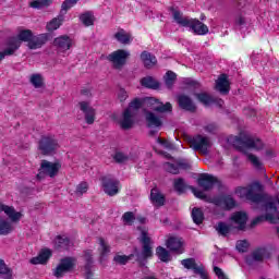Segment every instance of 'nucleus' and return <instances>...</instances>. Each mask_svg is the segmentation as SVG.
<instances>
[{
	"label": "nucleus",
	"mask_w": 279,
	"mask_h": 279,
	"mask_svg": "<svg viewBox=\"0 0 279 279\" xmlns=\"http://www.w3.org/2000/svg\"><path fill=\"white\" fill-rule=\"evenodd\" d=\"M141 106H147L149 110H154L155 112H171L173 108L170 102L162 104L156 98H145L143 101L135 98L129 105V108L124 110L121 119L119 120L120 128H122V130H130V128L134 125V116Z\"/></svg>",
	"instance_id": "nucleus-1"
},
{
	"label": "nucleus",
	"mask_w": 279,
	"mask_h": 279,
	"mask_svg": "<svg viewBox=\"0 0 279 279\" xmlns=\"http://www.w3.org/2000/svg\"><path fill=\"white\" fill-rule=\"evenodd\" d=\"M229 143H232L234 147L242 150L243 154H246L247 159L256 169H260L262 162L258 157L252 155L250 151H260L264 145L263 142L258 138H254L245 133H242L240 137H230Z\"/></svg>",
	"instance_id": "nucleus-2"
},
{
	"label": "nucleus",
	"mask_w": 279,
	"mask_h": 279,
	"mask_svg": "<svg viewBox=\"0 0 279 279\" xmlns=\"http://www.w3.org/2000/svg\"><path fill=\"white\" fill-rule=\"evenodd\" d=\"M8 218H0V235L8 236L14 232V223H19L23 219V213L17 211L14 207L5 204H0V214Z\"/></svg>",
	"instance_id": "nucleus-3"
},
{
	"label": "nucleus",
	"mask_w": 279,
	"mask_h": 279,
	"mask_svg": "<svg viewBox=\"0 0 279 279\" xmlns=\"http://www.w3.org/2000/svg\"><path fill=\"white\" fill-rule=\"evenodd\" d=\"M34 33L29 29H20L15 37H11L5 43V48L0 52V60H3L5 56H14L21 48L22 43H28L32 40Z\"/></svg>",
	"instance_id": "nucleus-4"
},
{
	"label": "nucleus",
	"mask_w": 279,
	"mask_h": 279,
	"mask_svg": "<svg viewBox=\"0 0 279 279\" xmlns=\"http://www.w3.org/2000/svg\"><path fill=\"white\" fill-rule=\"evenodd\" d=\"M231 223L232 226L225 222H219L216 226L218 234L226 236V234H230V232H232V228H235L236 230H245V225L247 223V214L243 211L233 214L231 216Z\"/></svg>",
	"instance_id": "nucleus-5"
},
{
	"label": "nucleus",
	"mask_w": 279,
	"mask_h": 279,
	"mask_svg": "<svg viewBox=\"0 0 279 279\" xmlns=\"http://www.w3.org/2000/svg\"><path fill=\"white\" fill-rule=\"evenodd\" d=\"M173 19L182 27H191L194 34H198V36H204V34H208V26L206 24L199 22V20H191L189 17L182 16L180 11H173Z\"/></svg>",
	"instance_id": "nucleus-6"
},
{
	"label": "nucleus",
	"mask_w": 279,
	"mask_h": 279,
	"mask_svg": "<svg viewBox=\"0 0 279 279\" xmlns=\"http://www.w3.org/2000/svg\"><path fill=\"white\" fill-rule=\"evenodd\" d=\"M235 194L238 197H241V199H248L250 202H262L263 185H260V183H253L246 187H238Z\"/></svg>",
	"instance_id": "nucleus-7"
},
{
	"label": "nucleus",
	"mask_w": 279,
	"mask_h": 279,
	"mask_svg": "<svg viewBox=\"0 0 279 279\" xmlns=\"http://www.w3.org/2000/svg\"><path fill=\"white\" fill-rule=\"evenodd\" d=\"M60 171H62V161L41 160L37 180H43V175H47L48 178H57Z\"/></svg>",
	"instance_id": "nucleus-8"
},
{
	"label": "nucleus",
	"mask_w": 279,
	"mask_h": 279,
	"mask_svg": "<svg viewBox=\"0 0 279 279\" xmlns=\"http://www.w3.org/2000/svg\"><path fill=\"white\" fill-rule=\"evenodd\" d=\"M60 149V144L56 138V135H44L39 141V150L44 156H49L50 154H56Z\"/></svg>",
	"instance_id": "nucleus-9"
},
{
	"label": "nucleus",
	"mask_w": 279,
	"mask_h": 279,
	"mask_svg": "<svg viewBox=\"0 0 279 279\" xmlns=\"http://www.w3.org/2000/svg\"><path fill=\"white\" fill-rule=\"evenodd\" d=\"M185 140L187 141L190 147L195 151H199V154L206 155L208 154V149H210V140L206 136L197 135L195 137L186 136Z\"/></svg>",
	"instance_id": "nucleus-10"
},
{
	"label": "nucleus",
	"mask_w": 279,
	"mask_h": 279,
	"mask_svg": "<svg viewBox=\"0 0 279 279\" xmlns=\"http://www.w3.org/2000/svg\"><path fill=\"white\" fill-rule=\"evenodd\" d=\"M76 265H77V260L73 257L62 258L54 270L56 278H62L64 274H69V271H73Z\"/></svg>",
	"instance_id": "nucleus-11"
},
{
	"label": "nucleus",
	"mask_w": 279,
	"mask_h": 279,
	"mask_svg": "<svg viewBox=\"0 0 279 279\" xmlns=\"http://www.w3.org/2000/svg\"><path fill=\"white\" fill-rule=\"evenodd\" d=\"M128 58H130V52L125 50H117L109 54L108 60L112 62L116 69H121V66H123L128 61Z\"/></svg>",
	"instance_id": "nucleus-12"
},
{
	"label": "nucleus",
	"mask_w": 279,
	"mask_h": 279,
	"mask_svg": "<svg viewBox=\"0 0 279 279\" xmlns=\"http://www.w3.org/2000/svg\"><path fill=\"white\" fill-rule=\"evenodd\" d=\"M78 107L85 117V122L88 125H93L95 123V117L97 116V111L95 110V108H93L90 106V102H87V101L78 102Z\"/></svg>",
	"instance_id": "nucleus-13"
},
{
	"label": "nucleus",
	"mask_w": 279,
	"mask_h": 279,
	"mask_svg": "<svg viewBox=\"0 0 279 279\" xmlns=\"http://www.w3.org/2000/svg\"><path fill=\"white\" fill-rule=\"evenodd\" d=\"M53 45L59 53H66L73 47V39L66 35L59 36L54 38Z\"/></svg>",
	"instance_id": "nucleus-14"
},
{
	"label": "nucleus",
	"mask_w": 279,
	"mask_h": 279,
	"mask_svg": "<svg viewBox=\"0 0 279 279\" xmlns=\"http://www.w3.org/2000/svg\"><path fill=\"white\" fill-rule=\"evenodd\" d=\"M208 202L215 204L216 206H220V208H225L226 210H230V208H234V206H236V203L231 196L209 198Z\"/></svg>",
	"instance_id": "nucleus-15"
},
{
	"label": "nucleus",
	"mask_w": 279,
	"mask_h": 279,
	"mask_svg": "<svg viewBox=\"0 0 279 279\" xmlns=\"http://www.w3.org/2000/svg\"><path fill=\"white\" fill-rule=\"evenodd\" d=\"M102 190L107 195L111 197L119 193V182L114 179L104 178L102 179Z\"/></svg>",
	"instance_id": "nucleus-16"
},
{
	"label": "nucleus",
	"mask_w": 279,
	"mask_h": 279,
	"mask_svg": "<svg viewBox=\"0 0 279 279\" xmlns=\"http://www.w3.org/2000/svg\"><path fill=\"white\" fill-rule=\"evenodd\" d=\"M141 232V241L143 243V253L142 256L143 258H151L154 256V253L151 252V240L149 236H147V231L144 229H140Z\"/></svg>",
	"instance_id": "nucleus-17"
},
{
	"label": "nucleus",
	"mask_w": 279,
	"mask_h": 279,
	"mask_svg": "<svg viewBox=\"0 0 279 279\" xmlns=\"http://www.w3.org/2000/svg\"><path fill=\"white\" fill-rule=\"evenodd\" d=\"M166 246L170 252H175L177 254L184 253V242L180 238L170 236L166 242Z\"/></svg>",
	"instance_id": "nucleus-18"
},
{
	"label": "nucleus",
	"mask_w": 279,
	"mask_h": 279,
	"mask_svg": "<svg viewBox=\"0 0 279 279\" xmlns=\"http://www.w3.org/2000/svg\"><path fill=\"white\" fill-rule=\"evenodd\" d=\"M181 265H183L185 269H193L194 274H199L201 278H206V270L204 269V266H197V264L195 263V259L193 258L183 259L181 262Z\"/></svg>",
	"instance_id": "nucleus-19"
},
{
	"label": "nucleus",
	"mask_w": 279,
	"mask_h": 279,
	"mask_svg": "<svg viewBox=\"0 0 279 279\" xmlns=\"http://www.w3.org/2000/svg\"><path fill=\"white\" fill-rule=\"evenodd\" d=\"M215 88L222 95H228V93H230V81L228 80V75L221 74L216 81Z\"/></svg>",
	"instance_id": "nucleus-20"
},
{
	"label": "nucleus",
	"mask_w": 279,
	"mask_h": 279,
	"mask_svg": "<svg viewBox=\"0 0 279 279\" xmlns=\"http://www.w3.org/2000/svg\"><path fill=\"white\" fill-rule=\"evenodd\" d=\"M216 184H217V178L208 173H203L198 178V185H201L202 189H205V191L213 189V186Z\"/></svg>",
	"instance_id": "nucleus-21"
},
{
	"label": "nucleus",
	"mask_w": 279,
	"mask_h": 279,
	"mask_svg": "<svg viewBox=\"0 0 279 279\" xmlns=\"http://www.w3.org/2000/svg\"><path fill=\"white\" fill-rule=\"evenodd\" d=\"M49 39V35L47 34H40L38 36H33L27 46L29 49H40V47H43V45H45V43H47V40Z\"/></svg>",
	"instance_id": "nucleus-22"
},
{
	"label": "nucleus",
	"mask_w": 279,
	"mask_h": 279,
	"mask_svg": "<svg viewBox=\"0 0 279 279\" xmlns=\"http://www.w3.org/2000/svg\"><path fill=\"white\" fill-rule=\"evenodd\" d=\"M51 258V250L44 248L36 257L31 259L32 265H45Z\"/></svg>",
	"instance_id": "nucleus-23"
},
{
	"label": "nucleus",
	"mask_w": 279,
	"mask_h": 279,
	"mask_svg": "<svg viewBox=\"0 0 279 279\" xmlns=\"http://www.w3.org/2000/svg\"><path fill=\"white\" fill-rule=\"evenodd\" d=\"M150 202L155 206H165V195L160 193L158 187H155L150 191Z\"/></svg>",
	"instance_id": "nucleus-24"
},
{
	"label": "nucleus",
	"mask_w": 279,
	"mask_h": 279,
	"mask_svg": "<svg viewBox=\"0 0 279 279\" xmlns=\"http://www.w3.org/2000/svg\"><path fill=\"white\" fill-rule=\"evenodd\" d=\"M114 38L118 43H121V45H130V43H132V34L128 33L123 28L118 29L114 34Z\"/></svg>",
	"instance_id": "nucleus-25"
},
{
	"label": "nucleus",
	"mask_w": 279,
	"mask_h": 279,
	"mask_svg": "<svg viewBox=\"0 0 279 279\" xmlns=\"http://www.w3.org/2000/svg\"><path fill=\"white\" fill-rule=\"evenodd\" d=\"M266 210H267L266 221H269L270 223H278V220H279L278 208H276L274 204H270L267 206Z\"/></svg>",
	"instance_id": "nucleus-26"
},
{
	"label": "nucleus",
	"mask_w": 279,
	"mask_h": 279,
	"mask_svg": "<svg viewBox=\"0 0 279 279\" xmlns=\"http://www.w3.org/2000/svg\"><path fill=\"white\" fill-rule=\"evenodd\" d=\"M98 252L100 255V263H104V258L108 256V253L110 252V245H108V242L104 240V238L98 239Z\"/></svg>",
	"instance_id": "nucleus-27"
},
{
	"label": "nucleus",
	"mask_w": 279,
	"mask_h": 279,
	"mask_svg": "<svg viewBox=\"0 0 279 279\" xmlns=\"http://www.w3.org/2000/svg\"><path fill=\"white\" fill-rule=\"evenodd\" d=\"M178 101H179L180 108H183V110H190V111L195 110V104H193V100H191L189 96L181 95L179 96Z\"/></svg>",
	"instance_id": "nucleus-28"
},
{
	"label": "nucleus",
	"mask_w": 279,
	"mask_h": 279,
	"mask_svg": "<svg viewBox=\"0 0 279 279\" xmlns=\"http://www.w3.org/2000/svg\"><path fill=\"white\" fill-rule=\"evenodd\" d=\"M141 60L146 69H151V66H156V62H158L156 58L147 51L142 52Z\"/></svg>",
	"instance_id": "nucleus-29"
},
{
	"label": "nucleus",
	"mask_w": 279,
	"mask_h": 279,
	"mask_svg": "<svg viewBox=\"0 0 279 279\" xmlns=\"http://www.w3.org/2000/svg\"><path fill=\"white\" fill-rule=\"evenodd\" d=\"M146 121L149 128H160L162 125V120L151 112L146 113Z\"/></svg>",
	"instance_id": "nucleus-30"
},
{
	"label": "nucleus",
	"mask_w": 279,
	"mask_h": 279,
	"mask_svg": "<svg viewBox=\"0 0 279 279\" xmlns=\"http://www.w3.org/2000/svg\"><path fill=\"white\" fill-rule=\"evenodd\" d=\"M156 255L162 260V263H169V260H171V254L162 246L157 247Z\"/></svg>",
	"instance_id": "nucleus-31"
},
{
	"label": "nucleus",
	"mask_w": 279,
	"mask_h": 279,
	"mask_svg": "<svg viewBox=\"0 0 279 279\" xmlns=\"http://www.w3.org/2000/svg\"><path fill=\"white\" fill-rule=\"evenodd\" d=\"M0 276L4 279H13L12 269L5 265L3 259H0Z\"/></svg>",
	"instance_id": "nucleus-32"
},
{
	"label": "nucleus",
	"mask_w": 279,
	"mask_h": 279,
	"mask_svg": "<svg viewBox=\"0 0 279 279\" xmlns=\"http://www.w3.org/2000/svg\"><path fill=\"white\" fill-rule=\"evenodd\" d=\"M84 193H88V182L82 181L78 183L75 187V191L72 192V195H75L76 197H82Z\"/></svg>",
	"instance_id": "nucleus-33"
},
{
	"label": "nucleus",
	"mask_w": 279,
	"mask_h": 279,
	"mask_svg": "<svg viewBox=\"0 0 279 279\" xmlns=\"http://www.w3.org/2000/svg\"><path fill=\"white\" fill-rule=\"evenodd\" d=\"M64 19L62 17H54L47 24V31L48 32H56V29H59V27L62 25Z\"/></svg>",
	"instance_id": "nucleus-34"
},
{
	"label": "nucleus",
	"mask_w": 279,
	"mask_h": 279,
	"mask_svg": "<svg viewBox=\"0 0 279 279\" xmlns=\"http://www.w3.org/2000/svg\"><path fill=\"white\" fill-rule=\"evenodd\" d=\"M53 3V0H34L29 3L31 8H35L36 10H40L43 8H49Z\"/></svg>",
	"instance_id": "nucleus-35"
},
{
	"label": "nucleus",
	"mask_w": 279,
	"mask_h": 279,
	"mask_svg": "<svg viewBox=\"0 0 279 279\" xmlns=\"http://www.w3.org/2000/svg\"><path fill=\"white\" fill-rule=\"evenodd\" d=\"M54 244L57 247H63L64 250H69V245H71V241L65 235H59L54 240Z\"/></svg>",
	"instance_id": "nucleus-36"
},
{
	"label": "nucleus",
	"mask_w": 279,
	"mask_h": 279,
	"mask_svg": "<svg viewBox=\"0 0 279 279\" xmlns=\"http://www.w3.org/2000/svg\"><path fill=\"white\" fill-rule=\"evenodd\" d=\"M31 84H33L35 88H43L45 78H43L40 74H33L31 75Z\"/></svg>",
	"instance_id": "nucleus-37"
},
{
	"label": "nucleus",
	"mask_w": 279,
	"mask_h": 279,
	"mask_svg": "<svg viewBox=\"0 0 279 279\" xmlns=\"http://www.w3.org/2000/svg\"><path fill=\"white\" fill-rule=\"evenodd\" d=\"M142 86H145V88H158L160 86L154 77L147 76L141 80Z\"/></svg>",
	"instance_id": "nucleus-38"
},
{
	"label": "nucleus",
	"mask_w": 279,
	"mask_h": 279,
	"mask_svg": "<svg viewBox=\"0 0 279 279\" xmlns=\"http://www.w3.org/2000/svg\"><path fill=\"white\" fill-rule=\"evenodd\" d=\"M80 19L86 27H90L95 23V16L90 12L82 14Z\"/></svg>",
	"instance_id": "nucleus-39"
},
{
	"label": "nucleus",
	"mask_w": 279,
	"mask_h": 279,
	"mask_svg": "<svg viewBox=\"0 0 279 279\" xmlns=\"http://www.w3.org/2000/svg\"><path fill=\"white\" fill-rule=\"evenodd\" d=\"M192 219H193L194 223L199 226V223H202L204 221V213L202 211V209L194 208L192 210Z\"/></svg>",
	"instance_id": "nucleus-40"
},
{
	"label": "nucleus",
	"mask_w": 279,
	"mask_h": 279,
	"mask_svg": "<svg viewBox=\"0 0 279 279\" xmlns=\"http://www.w3.org/2000/svg\"><path fill=\"white\" fill-rule=\"evenodd\" d=\"M78 0H64L61 4V12H69L71 8L76 5Z\"/></svg>",
	"instance_id": "nucleus-41"
},
{
	"label": "nucleus",
	"mask_w": 279,
	"mask_h": 279,
	"mask_svg": "<svg viewBox=\"0 0 279 279\" xmlns=\"http://www.w3.org/2000/svg\"><path fill=\"white\" fill-rule=\"evenodd\" d=\"M174 191H177L178 193H184V191H186V184L184 183V180H174Z\"/></svg>",
	"instance_id": "nucleus-42"
},
{
	"label": "nucleus",
	"mask_w": 279,
	"mask_h": 279,
	"mask_svg": "<svg viewBox=\"0 0 279 279\" xmlns=\"http://www.w3.org/2000/svg\"><path fill=\"white\" fill-rule=\"evenodd\" d=\"M254 260H263L264 258H267V250L265 248H258L253 253Z\"/></svg>",
	"instance_id": "nucleus-43"
},
{
	"label": "nucleus",
	"mask_w": 279,
	"mask_h": 279,
	"mask_svg": "<svg viewBox=\"0 0 279 279\" xmlns=\"http://www.w3.org/2000/svg\"><path fill=\"white\" fill-rule=\"evenodd\" d=\"M196 97L201 104H204V106H210V104L214 101L213 98H210V96L207 94H198Z\"/></svg>",
	"instance_id": "nucleus-44"
},
{
	"label": "nucleus",
	"mask_w": 279,
	"mask_h": 279,
	"mask_svg": "<svg viewBox=\"0 0 279 279\" xmlns=\"http://www.w3.org/2000/svg\"><path fill=\"white\" fill-rule=\"evenodd\" d=\"M175 78H177L175 73H173L171 71L166 73L165 81H166V84L169 88H170V86H173V84L175 82Z\"/></svg>",
	"instance_id": "nucleus-45"
},
{
	"label": "nucleus",
	"mask_w": 279,
	"mask_h": 279,
	"mask_svg": "<svg viewBox=\"0 0 279 279\" xmlns=\"http://www.w3.org/2000/svg\"><path fill=\"white\" fill-rule=\"evenodd\" d=\"M122 219L126 226H130L134 221V214L132 211H128L122 216Z\"/></svg>",
	"instance_id": "nucleus-46"
},
{
	"label": "nucleus",
	"mask_w": 279,
	"mask_h": 279,
	"mask_svg": "<svg viewBox=\"0 0 279 279\" xmlns=\"http://www.w3.org/2000/svg\"><path fill=\"white\" fill-rule=\"evenodd\" d=\"M250 247V243L245 240H240L236 243V250L240 252H245Z\"/></svg>",
	"instance_id": "nucleus-47"
},
{
	"label": "nucleus",
	"mask_w": 279,
	"mask_h": 279,
	"mask_svg": "<svg viewBox=\"0 0 279 279\" xmlns=\"http://www.w3.org/2000/svg\"><path fill=\"white\" fill-rule=\"evenodd\" d=\"M157 143L159 147H162L163 149H171V143H169L167 140L162 137H158Z\"/></svg>",
	"instance_id": "nucleus-48"
},
{
	"label": "nucleus",
	"mask_w": 279,
	"mask_h": 279,
	"mask_svg": "<svg viewBox=\"0 0 279 279\" xmlns=\"http://www.w3.org/2000/svg\"><path fill=\"white\" fill-rule=\"evenodd\" d=\"M113 260L116 263H118L119 265H125V263H128V260H130V257H128L125 255H116Z\"/></svg>",
	"instance_id": "nucleus-49"
},
{
	"label": "nucleus",
	"mask_w": 279,
	"mask_h": 279,
	"mask_svg": "<svg viewBox=\"0 0 279 279\" xmlns=\"http://www.w3.org/2000/svg\"><path fill=\"white\" fill-rule=\"evenodd\" d=\"M190 189L193 192V194L195 195V197H197L198 199H206V194H204V192L197 191L193 186H191Z\"/></svg>",
	"instance_id": "nucleus-50"
},
{
	"label": "nucleus",
	"mask_w": 279,
	"mask_h": 279,
	"mask_svg": "<svg viewBox=\"0 0 279 279\" xmlns=\"http://www.w3.org/2000/svg\"><path fill=\"white\" fill-rule=\"evenodd\" d=\"M113 158L116 162H125L128 160V157L123 153H116Z\"/></svg>",
	"instance_id": "nucleus-51"
},
{
	"label": "nucleus",
	"mask_w": 279,
	"mask_h": 279,
	"mask_svg": "<svg viewBox=\"0 0 279 279\" xmlns=\"http://www.w3.org/2000/svg\"><path fill=\"white\" fill-rule=\"evenodd\" d=\"M214 272L216 274V276L219 278V279H228L226 277V275L223 274V270H221V268L219 267H214Z\"/></svg>",
	"instance_id": "nucleus-52"
},
{
	"label": "nucleus",
	"mask_w": 279,
	"mask_h": 279,
	"mask_svg": "<svg viewBox=\"0 0 279 279\" xmlns=\"http://www.w3.org/2000/svg\"><path fill=\"white\" fill-rule=\"evenodd\" d=\"M118 97L120 101H125L128 99V92H125V89H120L118 92Z\"/></svg>",
	"instance_id": "nucleus-53"
},
{
	"label": "nucleus",
	"mask_w": 279,
	"mask_h": 279,
	"mask_svg": "<svg viewBox=\"0 0 279 279\" xmlns=\"http://www.w3.org/2000/svg\"><path fill=\"white\" fill-rule=\"evenodd\" d=\"M166 169L169 171V173H173V174L178 173V167L171 163H167Z\"/></svg>",
	"instance_id": "nucleus-54"
},
{
	"label": "nucleus",
	"mask_w": 279,
	"mask_h": 279,
	"mask_svg": "<svg viewBox=\"0 0 279 279\" xmlns=\"http://www.w3.org/2000/svg\"><path fill=\"white\" fill-rule=\"evenodd\" d=\"M93 254L90 251H85L84 252V258L85 260H87V263H90V258H92Z\"/></svg>",
	"instance_id": "nucleus-55"
},
{
	"label": "nucleus",
	"mask_w": 279,
	"mask_h": 279,
	"mask_svg": "<svg viewBox=\"0 0 279 279\" xmlns=\"http://www.w3.org/2000/svg\"><path fill=\"white\" fill-rule=\"evenodd\" d=\"M259 221H263L262 217H258L255 220H253L252 226H256V223H259Z\"/></svg>",
	"instance_id": "nucleus-56"
},
{
	"label": "nucleus",
	"mask_w": 279,
	"mask_h": 279,
	"mask_svg": "<svg viewBox=\"0 0 279 279\" xmlns=\"http://www.w3.org/2000/svg\"><path fill=\"white\" fill-rule=\"evenodd\" d=\"M217 104H218V106H223V100L219 99V100L217 101Z\"/></svg>",
	"instance_id": "nucleus-57"
},
{
	"label": "nucleus",
	"mask_w": 279,
	"mask_h": 279,
	"mask_svg": "<svg viewBox=\"0 0 279 279\" xmlns=\"http://www.w3.org/2000/svg\"><path fill=\"white\" fill-rule=\"evenodd\" d=\"M192 84L194 85V86H199L197 83H195V82H192Z\"/></svg>",
	"instance_id": "nucleus-58"
},
{
	"label": "nucleus",
	"mask_w": 279,
	"mask_h": 279,
	"mask_svg": "<svg viewBox=\"0 0 279 279\" xmlns=\"http://www.w3.org/2000/svg\"><path fill=\"white\" fill-rule=\"evenodd\" d=\"M132 257V255L131 256H128V258H131Z\"/></svg>",
	"instance_id": "nucleus-59"
},
{
	"label": "nucleus",
	"mask_w": 279,
	"mask_h": 279,
	"mask_svg": "<svg viewBox=\"0 0 279 279\" xmlns=\"http://www.w3.org/2000/svg\"><path fill=\"white\" fill-rule=\"evenodd\" d=\"M278 233H279V229H278Z\"/></svg>",
	"instance_id": "nucleus-60"
}]
</instances>
